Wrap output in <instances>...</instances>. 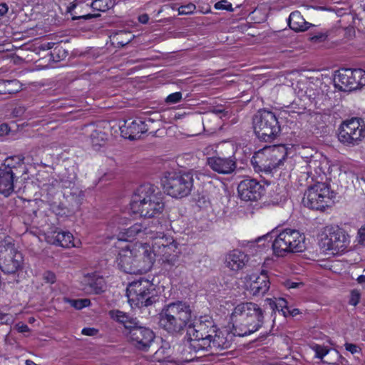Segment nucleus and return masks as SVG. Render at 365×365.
I'll use <instances>...</instances> for the list:
<instances>
[{
    "label": "nucleus",
    "instance_id": "1",
    "mask_svg": "<svg viewBox=\"0 0 365 365\" xmlns=\"http://www.w3.org/2000/svg\"><path fill=\"white\" fill-rule=\"evenodd\" d=\"M194 312L190 303L177 300L165 305L159 313V326L172 336L182 335L192 324Z\"/></svg>",
    "mask_w": 365,
    "mask_h": 365
},
{
    "label": "nucleus",
    "instance_id": "2",
    "mask_svg": "<svg viewBox=\"0 0 365 365\" xmlns=\"http://www.w3.org/2000/svg\"><path fill=\"white\" fill-rule=\"evenodd\" d=\"M235 334L239 336L250 335L258 331L264 324V311L257 304L241 303L231 314Z\"/></svg>",
    "mask_w": 365,
    "mask_h": 365
},
{
    "label": "nucleus",
    "instance_id": "3",
    "mask_svg": "<svg viewBox=\"0 0 365 365\" xmlns=\"http://www.w3.org/2000/svg\"><path fill=\"white\" fill-rule=\"evenodd\" d=\"M130 209L133 213L144 217H154L164 210L163 195L153 185L138 187L132 197Z\"/></svg>",
    "mask_w": 365,
    "mask_h": 365
},
{
    "label": "nucleus",
    "instance_id": "4",
    "mask_svg": "<svg viewBox=\"0 0 365 365\" xmlns=\"http://www.w3.org/2000/svg\"><path fill=\"white\" fill-rule=\"evenodd\" d=\"M190 325L187 329L186 336L190 339V348L195 349H207L210 339L215 334L217 327L209 317H200L197 319L194 312Z\"/></svg>",
    "mask_w": 365,
    "mask_h": 365
},
{
    "label": "nucleus",
    "instance_id": "5",
    "mask_svg": "<svg viewBox=\"0 0 365 365\" xmlns=\"http://www.w3.org/2000/svg\"><path fill=\"white\" fill-rule=\"evenodd\" d=\"M254 132L257 138L265 143L273 142L280 134L281 127L274 113L258 110L252 118Z\"/></svg>",
    "mask_w": 365,
    "mask_h": 365
},
{
    "label": "nucleus",
    "instance_id": "6",
    "mask_svg": "<svg viewBox=\"0 0 365 365\" xmlns=\"http://www.w3.org/2000/svg\"><path fill=\"white\" fill-rule=\"evenodd\" d=\"M305 248L304 235L294 229L282 230L272 242L273 252L278 257H284L289 253L302 252Z\"/></svg>",
    "mask_w": 365,
    "mask_h": 365
},
{
    "label": "nucleus",
    "instance_id": "7",
    "mask_svg": "<svg viewBox=\"0 0 365 365\" xmlns=\"http://www.w3.org/2000/svg\"><path fill=\"white\" fill-rule=\"evenodd\" d=\"M161 182L164 191L168 195L175 198H182L191 192L193 187V175L191 172H167Z\"/></svg>",
    "mask_w": 365,
    "mask_h": 365
},
{
    "label": "nucleus",
    "instance_id": "8",
    "mask_svg": "<svg viewBox=\"0 0 365 365\" xmlns=\"http://www.w3.org/2000/svg\"><path fill=\"white\" fill-rule=\"evenodd\" d=\"M127 297L130 305L136 307H148L158 299L155 285L144 278L130 283Z\"/></svg>",
    "mask_w": 365,
    "mask_h": 365
},
{
    "label": "nucleus",
    "instance_id": "9",
    "mask_svg": "<svg viewBox=\"0 0 365 365\" xmlns=\"http://www.w3.org/2000/svg\"><path fill=\"white\" fill-rule=\"evenodd\" d=\"M323 234L324 236L321 239V245L333 255L344 252L349 244L348 235L338 226L325 227Z\"/></svg>",
    "mask_w": 365,
    "mask_h": 365
},
{
    "label": "nucleus",
    "instance_id": "10",
    "mask_svg": "<svg viewBox=\"0 0 365 365\" xmlns=\"http://www.w3.org/2000/svg\"><path fill=\"white\" fill-rule=\"evenodd\" d=\"M332 198L330 187L325 182H317L310 186L304 194V205L312 210H322L329 206Z\"/></svg>",
    "mask_w": 365,
    "mask_h": 365
},
{
    "label": "nucleus",
    "instance_id": "11",
    "mask_svg": "<svg viewBox=\"0 0 365 365\" xmlns=\"http://www.w3.org/2000/svg\"><path fill=\"white\" fill-rule=\"evenodd\" d=\"M334 86L339 90L348 92L365 86V71L361 68H342L334 78Z\"/></svg>",
    "mask_w": 365,
    "mask_h": 365
},
{
    "label": "nucleus",
    "instance_id": "12",
    "mask_svg": "<svg viewBox=\"0 0 365 365\" xmlns=\"http://www.w3.org/2000/svg\"><path fill=\"white\" fill-rule=\"evenodd\" d=\"M23 254L11 242L0 243V269L4 273L14 274L21 269Z\"/></svg>",
    "mask_w": 365,
    "mask_h": 365
},
{
    "label": "nucleus",
    "instance_id": "13",
    "mask_svg": "<svg viewBox=\"0 0 365 365\" xmlns=\"http://www.w3.org/2000/svg\"><path fill=\"white\" fill-rule=\"evenodd\" d=\"M360 118L344 122L339 128L338 139L346 145H358L365 137V125Z\"/></svg>",
    "mask_w": 365,
    "mask_h": 365
},
{
    "label": "nucleus",
    "instance_id": "14",
    "mask_svg": "<svg viewBox=\"0 0 365 365\" xmlns=\"http://www.w3.org/2000/svg\"><path fill=\"white\" fill-rule=\"evenodd\" d=\"M125 221V219L116 216L109 223L112 232H118L116 237L118 240L130 241L135 237L145 239L143 223H135L127 229H123L120 225H124Z\"/></svg>",
    "mask_w": 365,
    "mask_h": 365
},
{
    "label": "nucleus",
    "instance_id": "15",
    "mask_svg": "<svg viewBox=\"0 0 365 365\" xmlns=\"http://www.w3.org/2000/svg\"><path fill=\"white\" fill-rule=\"evenodd\" d=\"M135 254V273L140 274L149 271L153 265L155 255L151 250L150 245L147 243H139L133 245Z\"/></svg>",
    "mask_w": 365,
    "mask_h": 365
},
{
    "label": "nucleus",
    "instance_id": "16",
    "mask_svg": "<svg viewBox=\"0 0 365 365\" xmlns=\"http://www.w3.org/2000/svg\"><path fill=\"white\" fill-rule=\"evenodd\" d=\"M125 334L136 349L144 351L148 350L155 338L151 329L140 326L139 324Z\"/></svg>",
    "mask_w": 365,
    "mask_h": 365
},
{
    "label": "nucleus",
    "instance_id": "17",
    "mask_svg": "<svg viewBox=\"0 0 365 365\" xmlns=\"http://www.w3.org/2000/svg\"><path fill=\"white\" fill-rule=\"evenodd\" d=\"M262 186L255 179L242 180L237 186L240 197L245 201H255L260 198Z\"/></svg>",
    "mask_w": 365,
    "mask_h": 365
},
{
    "label": "nucleus",
    "instance_id": "18",
    "mask_svg": "<svg viewBox=\"0 0 365 365\" xmlns=\"http://www.w3.org/2000/svg\"><path fill=\"white\" fill-rule=\"evenodd\" d=\"M154 120L148 118L145 120H135L128 125L121 128V133L124 137L133 140L139 139L143 133H146L149 129V124L153 123Z\"/></svg>",
    "mask_w": 365,
    "mask_h": 365
},
{
    "label": "nucleus",
    "instance_id": "19",
    "mask_svg": "<svg viewBox=\"0 0 365 365\" xmlns=\"http://www.w3.org/2000/svg\"><path fill=\"white\" fill-rule=\"evenodd\" d=\"M135 254L133 252V245H126L123 247L118 252L116 259L118 266L123 272L130 274H136L135 273Z\"/></svg>",
    "mask_w": 365,
    "mask_h": 365
},
{
    "label": "nucleus",
    "instance_id": "20",
    "mask_svg": "<svg viewBox=\"0 0 365 365\" xmlns=\"http://www.w3.org/2000/svg\"><path fill=\"white\" fill-rule=\"evenodd\" d=\"M81 283L83 290L89 294H98L103 292L106 286L104 279L96 274L85 275Z\"/></svg>",
    "mask_w": 365,
    "mask_h": 365
},
{
    "label": "nucleus",
    "instance_id": "21",
    "mask_svg": "<svg viewBox=\"0 0 365 365\" xmlns=\"http://www.w3.org/2000/svg\"><path fill=\"white\" fill-rule=\"evenodd\" d=\"M249 261V256L237 250H235L227 255L225 266L230 270L237 272L245 267Z\"/></svg>",
    "mask_w": 365,
    "mask_h": 365
},
{
    "label": "nucleus",
    "instance_id": "22",
    "mask_svg": "<svg viewBox=\"0 0 365 365\" xmlns=\"http://www.w3.org/2000/svg\"><path fill=\"white\" fill-rule=\"evenodd\" d=\"M250 284V293L254 296L264 295L269 288V281L267 273L262 271L260 275H252Z\"/></svg>",
    "mask_w": 365,
    "mask_h": 365
},
{
    "label": "nucleus",
    "instance_id": "23",
    "mask_svg": "<svg viewBox=\"0 0 365 365\" xmlns=\"http://www.w3.org/2000/svg\"><path fill=\"white\" fill-rule=\"evenodd\" d=\"M14 190V173L11 168L4 165L0 168V193L9 196Z\"/></svg>",
    "mask_w": 365,
    "mask_h": 365
},
{
    "label": "nucleus",
    "instance_id": "24",
    "mask_svg": "<svg viewBox=\"0 0 365 365\" xmlns=\"http://www.w3.org/2000/svg\"><path fill=\"white\" fill-rule=\"evenodd\" d=\"M289 28L297 32L307 31L314 25L306 21L301 13L298 11L292 12L288 19Z\"/></svg>",
    "mask_w": 365,
    "mask_h": 365
},
{
    "label": "nucleus",
    "instance_id": "25",
    "mask_svg": "<svg viewBox=\"0 0 365 365\" xmlns=\"http://www.w3.org/2000/svg\"><path fill=\"white\" fill-rule=\"evenodd\" d=\"M210 344L207 346L205 351L213 352L214 351H219L222 349H228L231 346V341L227 339L224 334L220 331L217 328L215 334L210 339Z\"/></svg>",
    "mask_w": 365,
    "mask_h": 365
},
{
    "label": "nucleus",
    "instance_id": "26",
    "mask_svg": "<svg viewBox=\"0 0 365 365\" xmlns=\"http://www.w3.org/2000/svg\"><path fill=\"white\" fill-rule=\"evenodd\" d=\"M51 238L52 240H50V242L57 246L66 248L75 247L73 237L69 232L55 231Z\"/></svg>",
    "mask_w": 365,
    "mask_h": 365
},
{
    "label": "nucleus",
    "instance_id": "27",
    "mask_svg": "<svg viewBox=\"0 0 365 365\" xmlns=\"http://www.w3.org/2000/svg\"><path fill=\"white\" fill-rule=\"evenodd\" d=\"M110 315L114 320L123 324L127 332L139 324L136 319L130 317L125 313L119 310L110 311Z\"/></svg>",
    "mask_w": 365,
    "mask_h": 365
},
{
    "label": "nucleus",
    "instance_id": "28",
    "mask_svg": "<svg viewBox=\"0 0 365 365\" xmlns=\"http://www.w3.org/2000/svg\"><path fill=\"white\" fill-rule=\"evenodd\" d=\"M144 232L145 239L153 240L158 235H160L164 230V227L158 220H153L150 222H144Z\"/></svg>",
    "mask_w": 365,
    "mask_h": 365
},
{
    "label": "nucleus",
    "instance_id": "29",
    "mask_svg": "<svg viewBox=\"0 0 365 365\" xmlns=\"http://www.w3.org/2000/svg\"><path fill=\"white\" fill-rule=\"evenodd\" d=\"M212 170L220 174H230L236 169L235 161H207Z\"/></svg>",
    "mask_w": 365,
    "mask_h": 365
},
{
    "label": "nucleus",
    "instance_id": "30",
    "mask_svg": "<svg viewBox=\"0 0 365 365\" xmlns=\"http://www.w3.org/2000/svg\"><path fill=\"white\" fill-rule=\"evenodd\" d=\"M153 240V242L150 247L155 255H162V252L160 250L162 247L173 244L175 242L173 237L165 235L164 232Z\"/></svg>",
    "mask_w": 365,
    "mask_h": 365
},
{
    "label": "nucleus",
    "instance_id": "31",
    "mask_svg": "<svg viewBox=\"0 0 365 365\" xmlns=\"http://www.w3.org/2000/svg\"><path fill=\"white\" fill-rule=\"evenodd\" d=\"M21 83L17 80L1 81L0 93H15L21 89Z\"/></svg>",
    "mask_w": 365,
    "mask_h": 365
},
{
    "label": "nucleus",
    "instance_id": "32",
    "mask_svg": "<svg viewBox=\"0 0 365 365\" xmlns=\"http://www.w3.org/2000/svg\"><path fill=\"white\" fill-rule=\"evenodd\" d=\"M171 356V349L170 344L165 341H162L161 346L154 353L153 359L155 361L161 362L166 359H170Z\"/></svg>",
    "mask_w": 365,
    "mask_h": 365
},
{
    "label": "nucleus",
    "instance_id": "33",
    "mask_svg": "<svg viewBox=\"0 0 365 365\" xmlns=\"http://www.w3.org/2000/svg\"><path fill=\"white\" fill-rule=\"evenodd\" d=\"M39 60V51H36V45L24 43V63H37Z\"/></svg>",
    "mask_w": 365,
    "mask_h": 365
},
{
    "label": "nucleus",
    "instance_id": "34",
    "mask_svg": "<svg viewBox=\"0 0 365 365\" xmlns=\"http://www.w3.org/2000/svg\"><path fill=\"white\" fill-rule=\"evenodd\" d=\"M93 147L103 146L108 138V134L101 130L93 129L90 135Z\"/></svg>",
    "mask_w": 365,
    "mask_h": 365
},
{
    "label": "nucleus",
    "instance_id": "35",
    "mask_svg": "<svg viewBox=\"0 0 365 365\" xmlns=\"http://www.w3.org/2000/svg\"><path fill=\"white\" fill-rule=\"evenodd\" d=\"M283 161H279L275 165L269 163L268 165H264L263 161H251V163L255 170L258 173H271L272 170L277 166L282 165Z\"/></svg>",
    "mask_w": 365,
    "mask_h": 365
},
{
    "label": "nucleus",
    "instance_id": "36",
    "mask_svg": "<svg viewBox=\"0 0 365 365\" xmlns=\"http://www.w3.org/2000/svg\"><path fill=\"white\" fill-rule=\"evenodd\" d=\"M267 301L269 302L270 307L273 309V310H277L278 312H282V314L284 317H287V310H288L287 302L284 298H278L276 299L275 301H272L270 299H267Z\"/></svg>",
    "mask_w": 365,
    "mask_h": 365
},
{
    "label": "nucleus",
    "instance_id": "37",
    "mask_svg": "<svg viewBox=\"0 0 365 365\" xmlns=\"http://www.w3.org/2000/svg\"><path fill=\"white\" fill-rule=\"evenodd\" d=\"M200 350L201 349L193 350V349H190V339L187 338V344H186L183 350L181 352L182 361H185V362L192 361L195 358L197 357L196 356L197 352Z\"/></svg>",
    "mask_w": 365,
    "mask_h": 365
},
{
    "label": "nucleus",
    "instance_id": "38",
    "mask_svg": "<svg viewBox=\"0 0 365 365\" xmlns=\"http://www.w3.org/2000/svg\"><path fill=\"white\" fill-rule=\"evenodd\" d=\"M133 35L129 31H120L114 36L118 45L124 46L129 43L133 39Z\"/></svg>",
    "mask_w": 365,
    "mask_h": 365
},
{
    "label": "nucleus",
    "instance_id": "39",
    "mask_svg": "<svg viewBox=\"0 0 365 365\" xmlns=\"http://www.w3.org/2000/svg\"><path fill=\"white\" fill-rule=\"evenodd\" d=\"M180 250L178 252L173 253L166 257L161 258L163 263L168 264L170 267H177L179 264V259L180 255Z\"/></svg>",
    "mask_w": 365,
    "mask_h": 365
},
{
    "label": "nucleus",
    "instance_id": "40",
    "mask_svg": "<svg viewBox=\"0 0 365 365\" xmlns=\"http://www.w3.org/2000/svg\"><path fill=\"white\" fill-rule=\"evenodd\" d=\"M311 349L315 353V358L319 359L322 361L323 358L329 352V349H328L327 346L317 344H312L311 346Z\"/></svg>",
    "mask_w": 365,
    "mask_h": 365
},
{
    "label": "nucleus",
    "instance_id": "41",
    "mask_svg": "<svg viewBox=\"0 0 365 365\" xmlns=\"http://www.w3.org/2000/svg\"><path fill=\"white\" fill-rule=\"evenodd\" d=\"M160 250H161L162 255H155V257H160V259L180 251L178 248V243L177 242H175V243L165 247H162Z\"/></svg>",
    "mask_w": 365,
    "mask_h": 365
},
{
    "label": "nucleus",
    "instance_id": "42",
    "mask_svg": "<svg viewBox=\"0 0 365 365\" xmlns=\"http://www.w3.org/2000/svg\"><path fill=\"white\" fill-rule=\"evenodd\" d=\"M110 0H95L92 2L91 6L98 11H106L111 6Z\"/></svg>",
    "mask_w": 365,
    "mask_h": 365
},
{
    "label": "nucleus",
    "instance_id": "43",
    "mask_svg": "<svg viewBox=\"0 0 365 365\" xmlns=\"http://www.w3.org/2000/svg\"><path fill=\"white\" fill-rule=\"evenodd\" d=\"M70 304L76 309H81L90 305L91 302L88 299H69Z\"/></svg>",
    "mask_w": 365,
    "mask_h": 365
},
{
    "label": "nucleus",
    "instance_id": "44",
    "mask_svg": "<svg viewBox=\"0 0 365 365\" xmlns=\"http://www.w3.org/2000/svg\"><path fill=\"white\" fill-rule=\"evenodd\" d=\"M361 292L357 289L351 291L349 303V304L356 307L360 302Z\"/></svg>",
    "mask_w": 365,
    "mask_h": 365
},
{
    "label": "nucleus",
    "instance_id": "45",
    "mask_svg": "<svg viewBox=\"0 0 365 365\" xmlns=\"http://www.w3.org/2000/svg\"><path fill=\"white\" fill-rule=\"evenodd\" d=\"M182 99V93L181 92H175L171 93L167 96L165 98V102L168 104H174L180 102Z\"/></svg>",
    "mask_w": 365,
    "mask_h": 365
},
{
    "label": "nucleus",
    "instance_id": "46",
    "mask_svg": "<svg viewBox=\"0 0 365 365\" xmlns=\"http://www.w3.org/2000/svg\"><path fill=\"white\" fill-rule=\"evenodd\" d=\"M215 8L216 9L227 10L230 11H233L232 4L227 0H222L217 2L215 4Z\"/></svg>",
    "mask_w": 365,
    "mask_h": 365
},
{
    "label": "nucleus",
    "instance_id": "47",
    "mask_svg": "<svg viewBox=\"0 0 365 365\" xmlns=\"http://www.w3.org/2000/svg\"><path fill=\"white\" fill-rule=\"evenodd\" d=\"M42 278L45 282L48 284H53L56 281V276L55 273L49 270L43 272Z\"/></svg>",
    "mask_w": 365,
    "mask_h": 365
},
{
    "label": "nucleus",
    "instance_id": "48",
    "mask_svg": "<svg viewBox=\"0 0 365 365\" xmlns=\"http://www.w3.org/2000/svg\"><path fill=\"white\" fill-rule=\"evenodd\" d=\"M195 5L191 3L185 6H182L178 9L179 14L183 15L192 14L195 10Z\"/></svg>",
    "mask_w": 365,
    "mask_h": 365
},
{
    "label": "nucleus",
    "instance_id": "49",
    "mask_svg": "<svg viewBox=\"0 0 365 365\" xmlns=\"http://www.w3.org/2000/svg\"><path fill=\"white\" fill-rule=\"evenodd\" d=\"M327 38V35L325 33L319 32L317 34L312 35L309 39L314 43H318L324 41Z\"/></svg>",
    "mask_w": 365,
    "mask_h": 365
},
{
    "label": "nucleus",
    "instance_id": "50",
    "mask_svg": "<svg viewBox=\"0 0 365 365\" xmlns=\"http://www.w3.org/2000/svg\"><path fill=\"white\" fill-rule=\"evenodd\" d=\"M344 347L346 351H349L352 354L359 353L361 351V349L355 344L346 342L344 344Z\"/></svg>",
    "mask_w": 365,
    "mask_h": 365
},
{
    "label": "nucleus",
    "instance_id": "51",
    "mask_svg": "<svg viewBox=\"0 0 365 365\" xmlns=\"http://www.w3.org/2000/svg\"><path fill=\"white\" fill-rule=\"evenodd\" d=\"M54 45H55V43H53V42L41 43L38 46L36 45V51H38L39 52L41 51H47V50L51 49Z\"/></svg>",
    "mask_w": 365,
    "mask_h": 365
},
{
    "label": "nucleus",
    "instance_id": "52",
    "mask_svg": "<svg viewBox=\"0 0 365 365\" xmlns=\"http://www.w3.org/2000/svg\"><path fill=\"white\" fill-rule=\"evenodd\" d=\"M13 128V126H9L6 123H2L0 125V137H4L6 135H8L11 129Z\"/></svg>",
    "mask_w": 365,
    "mask_h": 365
},
{
    "label": "nucleus",
    "instance_id": "53",
    "mask_svg": "<svg viewBox=\"0 0 365 365\" xmlns=\"http://www.w3.org/2000/svg\"><path fill=\"white\" fill-rule=\"evenodd\" d=\"M284 285L287 289H295V288H298L299 287H302L303 283L295 282L288 280L284 282Z\"/></svg>",
    "mask_w": 365,
    "mask_h": 365
},
{
    "label": "nucleus",
    "instance_id": "54",
    "mask_svg": "<svg viewBox=\"0 0 365 365\" xmlns=\"http://www.w3.org/2000/svg\"><path fill=\"white\" fill-rule=\"evenodd\" d=\"M59 185L62 188H70L74 185V182L71 180L62 179L59 182Z\"/></svg>",
    "mask_w": 365,
    "mask_h": 365
},
{
    "label": "nucleus",
    "instance_id": "55",
    "mask_svg": "<svg viewBox=\"0 0 365 365\" xmlns=\"http://www.w3.org/2000/svg\"><path fill=\"white\" fill-rule=\"evenodd\" d=\"M97 332H98V331L94 328H84L82 329V331H81V333L83 335H86V336H93Z\"/></svg>",
    "mask_w": 365,
    "mask_h": 365
},
{
    "label": "nucleus",
    "instance_id": "56",
    "mask_svg": "<svg viewBox=\"0 0 365 365\" xmlns=\"http://www.w3.org/2000/svg\"><path fill=\"white\" fill-rule=\"evenodd\" d=\"M93 17H94V15L88 14L81 15V16H72V20H77V19L87 20V19H92Z\"/></svg>",
    "mask_w": 365,
    "mask_h": 365
},
{
    "label": "nucleus",
    "instance_id": "57",
    "mask_svg": "<svg viewBox=\"0 0 365 365\" xmlns=\"http://www.w3.org/2000/svg\"><path fill=\"white\" fill-rule=\"evenodd\" d=\"M358 234H359V238H360L359 242L363 243L364 241H365V226L361 227L359 230Z\"/></svg>",
    "mask_w": 365,
    "mask_h": 365
},
{
    "label": "nucleus",
    "instance_id": "58",
    "mask_svg": "<svg viewBox=\"0 0 365 365\" xmlns=\"http://www.w3.org/2000/svg\"><path fill=\"white\" fill-rule=\"evenodd\" d=\"M299 312H300L299 310L296 308L289 309V307H288V310H287V316L294 317V316H297V314H299Z\"/></svg>",
    "mask_w": 365,
    "mask_h": 365
},
{
    "label": "nucleus",
    "instance_id": "59",
    "mask_svg": "<svg viewBox=\"0 0 365 365\" xmlns=\"http://www.w3.org/2000/svg\"><path fill=\"white\" fill-rule=\"evenodd\" d=\"M160 363H162V365H179L171 356L170 359H166Z\"/></svg>",
    "mask_w": 365,
    "mask_h": 365
},
{
    "label": "nucleus",
    "instance_id": "60",
    "mask_svg": "<svg viewBox=\"0 0 365 365\" xmlns=\"http://www.w3.org/2000/svg\"><path fill=\"white\" fill-rule=\"evenodd\" d=\"M138 21L141 23V24H145L148 22L149 21V16L148 14H142V15H140L138 16Z\"/></svg>",
    "mask_w": 365,
    "mask_h": 365
},
{
    "label": "nucleus",
    "instance_id": "61",
    "mask_svg": "<svg viewBox=\"0 0 365 365\" xmlns=\"http://www.w3.org/2000/svg\"><path fill=\"white\" fill-rule=\"evenodd\" d=\"M231 158V156H212V157H207L206 160H230Z\"/></svg>",
    "mask_w": 365,
    "mask_h": 365
},
{
    "label": "nucleus",
    "instance_id": "62",
    "mask_svg": "<svg viewBox=\"0 0 365 365\" xmlns=\"http://www.w3.org/2000/svg\"><path fill=\"white\" fill-rule=\"evenodd\" d=\"M212 113L216 115L222 114L223 116H225L228 112L222 109L214 108L212 110Z\"/></svg>",
    "mask_w": 365,
    "mask_h": 365
},
{
    "label": "nucleus",
    "instance_id": "63",
    "mask_svg": "<svg viewBox=\"0 0 365 365\" xmlns=\"http://www.w3.org/2000/svg\"><path fill=\"white\" fill-rule=\"evenodd\" d=\"M8 11V7L5 4H0V16L4 15Z\"/></svg>",
    "mask_w": 365,
    "mask_h": 365
},
{
    "label": "nucleus",
    "instance_id": "64",
    "mask_svg": "<svg viewBox=\"0 0 365 365\" xmlns=\"http://www.w3.org/2000/svg\"><path fill=\"white\" fill-rule=\"evenodd\" d=\"M356 281L359 284H364L365 283V274H362V275H360L357 278H356Z\"/></svg>",
    "mask_w": 365,
    "mask_h": 365
}]
</instances>
